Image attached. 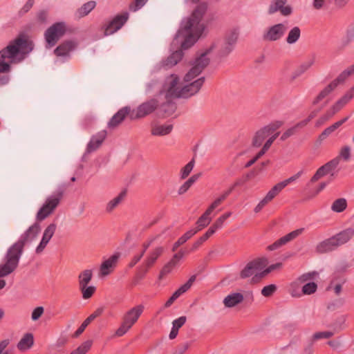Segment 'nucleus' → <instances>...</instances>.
Returning <instances> with one entry per match:
<instances>
[{
    "label": "nucleus",
    "instance_id": "f257e3e1",
    "mask_svg": "<svg viewBox=\"0 0 354 354\" xmlns=\"http://www.w3.org/2000/svg\"><path fill=\"white\" fill-rule=\"evenodd\" d=\"M40 230V225L35 223L8 249L4 257V263L0 265V277L8 276L16 270L25 245L30 243L37 237Z\"/></svg>",
    "mask_w": 354,
    "mask_h": 354
},
{
    "label": "nucleus",
    "instance_id": "f03ea898",
    "mask_svg": "<svg viewBox=\"0 0 354 354\" xmlns=\"http://www.w3.org/2000/svg\"><path fill=\"white\" fill-rule=\"evenodd\" d=\"M217 46L213 44L209 48L201 53L191 63V68L184 76L185 85L181 86L180 98H188L196 94L205 82V77L195 80L209 63L207 55Z\"/></svg>",
    "mask_w": 354,
    "mask_h": 354
},
{
    "label": "nucleus",
    "instance_id": "7ed1b4c3",
    "mask_svg": "<svg viewBox=\"0 0 354 354\" xmlns=\"http://www.w3.org/2000/svg\"><path fill=\"white\" fill-rule=\"evenodd\" d=\"M207 10L205 3L199 4L190 17L183 21L181 27L176 35L175 40L183 38L182 50L190 48L198 40L205 29L201 19Z\"/></svg>",
    "mask_w": 354,
    "mask_h": 354
},
{
    "label": "nucleus",
    "instance_id": "20e7f679",
    "mask_svg": "<svg viewBox=\"0 0 354 354\" xmlns=\"http://www.w3.org/2000/svg\"><path fill=\"white\" fill-rule=\"evenodd\" d=\"M33 49V43L25 35H19L15 39L0 50V73H7L10 70L9 63L6 59H13L19 54H28Z\"/></svg>",
    "mask_w": 354,
    "mask_h": 354
},
{
    "label": "nucleus",
    "instance_id": "39448f33",
    "mask_svg": "<svg viewBox=\"0 0 354 354\" xmlns=\"http://www.w3.org/2000/svg\"><path fill=\"white\" fill-rule=\"evenodd\" d=\"M66 189V185L65 184L60 185L53 193L46 197L44 203L36 214L37 221H44L54 212L59 205Z\"/></svg>",
    "mask_w": 354,
    "mask_h": 354
},
{
    "label": "nucleus",
    "instance_id": "423d86ee",
    "mask_svg": "<svg viewBox=\"0 0 354 354\" xmlns=\"http://www.w3.org/2000/svg\"><path fill=\"white\" fill-rule=\"evenodd\" d=\"M354 236V229L347 228L338 234L327 239L316 246V252L324 254L335 250L338 247L346 243Z\"/></svg>",
    "mask_w": 354,
    "mask_h": 354
},
{
    "label": "nucleus",
    "instance_id": "0eeeda50",
    "mask_svg": "<svg viewBox=\"0 0 354 354\" xmlns=\"http://www.w3.org/2000/svg\"><path fill=\"white\" fill-rule=\"evenodd\" d=\"M181 86L178 75L171 74L165 78L162 88L157 95L159 99L162 97L168 99L180 98Z\"/></svg>",
    "mask_w": 354,
    "mask_h": 354
},
{
    "label": "nucleus",
    "instance_id": "6e6552de",
    "mask_svg": "<svg viewBox=\"0 0 354 354\" xmlns=\"http://www.w3.org/2000/svg\"><path fill=\"white\" fill-rule=\"evenodd\" d=\"M144 308V306L140 304L127 311L123 315L121 325L115 331V335L118 337L124 335L137 322Z\"/></svg>",
    "mask_w": 354,
    "mask_h": 354
},
{
    "label": "nucleus",
    "instance_id": "1a4fd4ad",
    "mask_svg": "<svg viewBox=\"0 0 354 354\" xmlns=\"http://www.w3.org/2000/svg\"><path fill=\"white\" fill-rule=\"evenodd\" d=\"M66 30V24L64 22H57L50 26L44 33L46 48H50L54 46L59 39L64 36Z\"/></svg>",
    "mask_w": 354,
    "mask_h": 354
},
{
    "label": "nucleus",
    "instance_id": "9d476101",
    "mask_svg": "<svg viewBox=\"0 0 354 354\" xmlns=\"http://www.w3.org/2000/svg\"><path fill=\"white\" fill-rule=\"evenodd\" d=\"M265 266L264 261L262 259H257L248 262L243 269L240 272V277L241 279H246L252 277V281L253 283L258 282L260 279L256 278L257 275L259 274L261 270Z\"/></svg>",
    "mask_w": 354,
    "mask_h": 354
},
{
    "label": "nucleus",
    "instance_id": "9b49d317",
    "mask_svg": "<svg viewBox=\"0 0 354 354\" xmlns=\"http://www.w3.org/2000/svg\"><path fill=\"white\" fill-rule=\"evenodd\" d=\"M287 30L286 24L283 23L270 26L263 30L262 39L267 42H274L280 40Z\"/></svg>",
    "mask_w": 354,
    "mask_h": 354
},
{
    "label": "nucleus",
    "instance_id": "f8f14e48",
    "mask_svg": "<svg viewBox=\"0 0 354 354\" xmlns=\"http://www.w3.org/2000/svg\"><path fill=\"white\" fill-rule=\"evenodd\" d=\"M159 102V97L156 95L155 97L142 103L136 109L134 118H142L151 114L158 109Z\"/></svg>",
    "mask_w": 354,
    "mask_h": 354
},
{
    "label": "nucleus",
    "instance_id": "ddd939ff",
    "mask_svg": "<svg viewBox=\"0 0 354 354\" xmlns=\"http://www.w3.org/2000/svg\"><path fill=\"white\" fill-rule=\"evenodd\" d=\"M129 19V13L124 12L122 14L116 15L105 27L104 33L106 35H112L126 23Z\"/></svg>",
    "mask_w": 354,
    "mask_h": 354
},
{
    "label": "nucleus",
    "instance_id": "4468645a",
    "mask_svg": "<svg viewBox=\"0 0 354 354\" xmlns=\"http://www.w3.org/2000/svg\"><path fill=\"white\" fill-rule=\"evenodd\" d=\"M339 165V158H335L320 167L311 178L312 182H316L322 177L332 172Z\"/></svg>",
    "mask_w": 354,
    "mask_h": 354
},
{
    "label": "nucleus",
    "instance_id": "2eb2a0df",
    "mask_svg": "<svg viewBox=\"0 0 354 354\" xmlns=\"http://www.w3.org/2000/svg\"><path fill=\"white\" fill-rule=\"evenodd\" d=\"M304 231V228H299L297 230H295L286 235L281 237L279 239L276 241L274 243L270 245L268 247V249L269 250H274L277 248L281 247L282 245H286L288 242L294 240L297 237H298L299 235H301L303 232Z\"/></svg>",
    "mask_w": 354,
    "mask_h": 354
},
{
    "label": "nucleus",
    "instance_id": "dca6fc26",
    "mask_svg": "<svg viewBox=\"0 0 354 354\" xmlns=\"http://www.w3.org/2000/svg\"><path fill=\"white\" fill-rule=\"evenodd\" d=\"M119 257L120 254L116 253L104 260L100 268V275L105 277L112 272L117 266Z\"/></svg>",
    "mask_w": 354,
    "mask_h": 354
},
{
    "label": "nucleus",
    "instance_id": "f3484780",
    "mask_svg": "<svg viewBox=\"0 0 354 354\" xmlns=\"http://www.w3.org/2000/svg\"><path fill=\"white\" fill-rule=\"evenodd\" d=\"M56 229L57 225L55 223H50L46 227V228L44 230L42 239L38 246L36 248V253L39 254L43 252L53 237V234H55Z\"/></svg>",
    "mask_w": 354,
    "mask_h": 354
},
{
    "label": "nucleus",
    "instance_id": "a211bd4d",
    "mask_svg": "<svg viewBox=\"0 0 354 354\" xmlns=\"http://www.w3.org/2000/svg\"><path fill=\"white\" fill-rule=\"evenodd\" d=\"M107 136L106 130H102L93 135L86 147V153H90L96 151L102 144Z\"/></svg>",
    "mask_w": 354,
    "mask_h": 354
},
{
    "label": "nucleus",
    "instance_id": "6ab92c4d",
    "mask_svg": "<svg viewBox=\"0 0 354 354\" xmlns=\"http://www.w3.org/2000/svg\"><path fill=\"white\" fill-rule=\"evenodd\" d=\"M288 0H273L268 8L270 15L280 11L283 16H288L292 13V8L290 6H284Z\"/></svg>",
    "mask_w": 354,
    "mask_h": 354
},
{
    "label": "nucleus",
    "instance_id": "aec40b11",
    "mask_svg": "<svg viewBox=\"0 0 354 354\" xmlns=\"http://www.w3.org/2000/svg\"><path fill=\"white\" fill-rule=\"evenodd\" d=\"M351 0H313V6L316 10L328 8L331 5L337 8L345 7Z\"/></svg>",
    "mask_w": 354,
    "mask_h": 354
},
{
    "label": "nucleus",
    "instance_id": "412c9836",
    "mask_svg": "<svg viewBox=\"0 0 354 354\" xmlns=\"http://www.w3.org/2000/svg\"><path fill=\"white\" fill-rule=\"evenodd\" d=\"M354 97V86L344 96L338 100L329 109L330 115H334L339 111Z\"/></svg>",
    "mask_w": 354,
    "mask_h": 354
},
{
    "label": "nucleus",
    "instance_id": "4be33fe9",
    "mask_svg": "<svg viewBox=\"0 0 354 354\" xmlns=\"http://www.w3.org/2000/svg\"><path fill=\"white\" fill-rule=\"evenodd\" d=\"M218 206L215 204V203L212 202L204 212V214L201 217H199L196 221L197 227L194 229L195 230H197V232L210 223L212 218L209 216V215Z\"/></svg>",
    "mask_w": 354,
    "mask_h": 354
},
{
    "label": "nucleus",
    "instance_id": "5701e85b",
    "mask_svg": "<svg viewBox=\"0 0 354 354\" xmlns=\"http://www.w3.org/2000/svg\"><path fill=\"white\" fill-rule=\"evenodd\" d=\"M130 113V108L128 106L120 109L109 120L107 124L110 129H115L124 120L127 115Z\"/></svg>",
    "mask_w": 354,
    "mask_h": 354
},
{
    "label": "nucleus",
    "instance_id": "b1692460",
    "mask_svg": "<svg viewBox=\"0 0 354 354\" xmlns=\"http://www.w3.org/2000/svg\"><path fill=\"white\" fill-rule=\"evenodd\" d=\"M346 282L345 279L339 274L334 273L331 277L330 283L326 288L328 291H334L336 295L342 292V286Z\"/></svg>",
    "mask_w": 354,
    "mask_h": 354
},
{
    "label": "nucleus",
    "instance_id": "393cba45",
    "mask_svg": "<svg viewBox=\"0 0 354 354\" xmlns=\"http://www.w3.org/2000/svg\"><path fill=\"white\" fill-rule=\"evenodd\" d=\"M76 46L77 43L74 41H65L55 49L54 53L57 57H68L69 53L75 48Z\"/></svg>",
    "mask_w": 354,
    "mask_h": 354
},
{
    "label": "nucleus",
    "instance_id": "a878e982",
    "mask_svg": "<svg viewBox=\"0 0 354 354\" xmlns=\"http://www.w3.org/2000/svg\"><path fill=\"white\" fill-rule=\"evenodd\" d=\"M317 55L315 53H311L306 59L301 63L295 71V76L298 77L308 71L315 63Z\"/></svg>",
    "mask_w": 354,
    "mask_h": 354
},
{
    "label": "nucleus",
    "instance_id": "bb28decb",
    "mask_svg": "<svg viewBox=\"0 0 354 354\" xmlns=\"http://www.w3.org/2000/svg\"><path fill=\"white\" fill-rule=\"evenodd\" d=\"M163 252L164 248L162 246H158L155 248L148 253L142 263L145 264L147 267H149L151 268Z\"/></svg>",
    "mask_w": 354,
    "mask_h": 354
},
{
    "label": "nucleus",
    "instance_id": "cd10ccee",
    "mask_svg": "<svg viewBox=\"0 0 354 354\" xmlns=\"http://www.w3.org/2000/svg\"><path fill=\"white\" fill-rule=\"evenodd\" d=\"M159 100L160 102L158 109L160 112L164 113L166 116L171 115L176 110V105L172 102L173 99H168L162 97Z\"/></svg>",
    "mask_w": 354,
    "mask_h": 354
},
{
    "label": "nucleus",
    "instance_id": "c85d7f7f",
    "mask_svg": "<svg viewBox=\"0 0 354 354\" xmlns=\"http://www.w3.org/2000/svg\"><path fill=\"white\" fill-rule=\"evenodd\" d=\"M103 313V308H97L94 313H93L91 315H90L81 324V326L79 327V328L75 332L73 337H77L79 335H80L85 328L87 327V326L96 317H99L102 313Z\"/></svg>",
    "mask_w": 354,
    "mask_h": 354
},
{
    "label": "nucleus",
    "instance_id": "c756f323",
    "mask_svg": "<svg viewBox=\"0 0 354 354\" xmlns=\"http://www.w3.org/2000/svg\"><path fill=\"white\" fill-rule=\"evenodd\" d=\"M244 299L243 295L239 292H233L226 296L223 304L227 308H232L241 304Z\"/></svg>",
    "mask_w": 354,
    "mask_h": 354
},
{
    "label": "nucleus",
    "instance_id": "7c9ffc66",
    "mask_svg": "<svg viewBox=\"0 0 354 354\" xmlns=\"http://www.w3.org/2000/svg\"><path fill=\"white\" fill-rule=\"evenodd\" d=\"M173 129V125L169 124H153L151 127V134L156 136H163L168 135Z\"/></svg>",
    "mask_w": 354,
    "mask_h": 354
},
{
    "label": "nucleus",
    "instance_id": "2f4dec72",
    "mask_svg": "<svg viewBox=\"0 0 354 354\" xmlns=\"http://www.w3.org/2000/svg\"><path fill=\"white\" fill-rule=\"evenodd\" d=\"M126 196L127 192L123 190L116 197L109 201L106 205V212H112L124 200Z\"/></svg>",
    "mask_w": 354,
    "mask_h": 354
},
{
    "label": "nucleus",
    "instance_id": "473e14b6",
    "mask_svg": "<svg viewBox=\"0 0 354 354\" xmlns=\"http://www.w3.org/2000/svg\"><path fill=\"white\" fill-rule=\"evenodd\" d=\"M270 133L268 132L267 129L263 127L258 130L252 139V146L255 147H259L261 146L264 140L270 135Z\"/></svg>",
    "mask_w": 354,
    "mask_h": 354
},
{
    "label": "nucleus",
    "instance_id": "72a5a7b5",
    "mask_svg": "<svg viewBox=\"0 0 354 354\" xmlns=\"http://www.w3.org/2000/svg\"><path fill=\"white\" fill-rule=\"evenodd\" d=\"M335 88V83L330 82L319 93L317 97L313 100V104H317L319 102L328 96Z\"/></svg>",
    "mask_w": 354,
    "mask_h": 354
},
{
    "label": "nucleus",
    "instance_id": "f704fd0d",
    "mask_svg": "<svg viewBox=\"0 0 354 354\" xmlns=\"http://www.w3.org/2000/svg\"><path fill=\"white\" fill-rule=\"evenodd\" d=\"M34 344V337L32 333H26L17 344V348L19 351L28 350Z\"/></svg>",
    "mask_w": 354,
    "mask_h": 354
},
{
    "label": "nucleus",
    "instance_id": "c9c22d12",
    "mask_svg": "<svg viewBox=\"0 0 354 354\" xmlns=\"http://www.w3.org/2000/svg\"><path fill=\"white\" fill-rule=\"evenodd\" d=\"M348 120V117L336 122L331 126L327 127L324 129V131L319 135L318 140L319 142H322L324 139H326L328 136H329L333 131H335L337 129H338L341 125H342L346 120Z\"/></svg>",
    "mask_w": 354,
    "mask_h": 354
},
{
    "label": "nucleus",
    "instance_id": "e433bc0d",
    "mask_svg": "<svg viewBox=\"0 0 354 354\" xmlns=\"http://www.w3.org/2000/svg\"><path fill=\"white\" fill-rule=\"evenodd\" d=\"M239 36V28H234L229 30L225 35L223 40L232 46L234 48L238 41Z\"/></svg>",
    "mask_w": 354,
    "mask_h": 354
},
{
    "label": "nucleus",
    "instance_id": "4c0bfd02",
    "mask_svg": "<svg viewBox=\"0 0 354 354\" xmlns=\"http://www.w3.org/2000/svg\"><path fill=\"white\" fill-rule=\"evenodd\" d=\"M301 37V29L298 26H294L292 28L286 38L287 44L292 45L297 43Z\"/></svg>",
    "mask_w": 354,
    "mask_h": 354
},
{
    "label": "nucleus",
    "instance_id": "58836bf2",
    "mask_svg": "<svg viewBox=\"0 0 354 354\" xmlns=\"http://www.w3.org/2000/svg\"><path fill=\"white\" fill-rule=\"evenodd\" d=\"M354 40V24H351L346 29V34L341 40V48H345Z\"/></svg>",
    "mask_w": 354,
    "mask_h": 354
},
{
    "label": "nucleus",
    "instance_id": "ea45409f",
    "mask_svg": "<svg viewBox=\"0 0 354 354\" xmlns=\"http://www.w3.org/2000/svg\"><path fill=\"white\" fill-rule=\"evenodd\" d=\"M93 278V272L91 270H84L81 272L78 276L79 287L87 286Z\"/></svg>",
    "mask_w": 354,
    "mask_h": 354
},
{
    "label": "nucleus",
    "instance_id": "a19ab883",
    "mask_svg": "<svg viewBox=\"0 0 354 354\" xmlns=\"http://www.w3.org/2000/svg\"><path fill=\"white\" fill-rule=\"evenodd\" d=\"M217 45L219 48L218 50V55L221 57H227L232 52L234 48L232 46L225 41L223 39Z\"/></svg>",
    "mask_w": 354,
    "mask_h": 354
},
{
    "label": "nucleus",
    "instance_id": "79ce46f5",
    "mask_svg": "<svg viewBox=\"0 0 354 354\" xmlns=\"http://www.w3.org/2000/svg\"><path fill=\"white\" fill-rule=\"evenodd\" d=\"M197 233V230H190L185 233L182 236H180L176 242L174 243L173 245L172 250L175 251L177 248L185 243L187 240H189L191 237H192L194 234Z\"/></svg>",
    "mask_w": 354,
    "mask_h": 354
},
{
    "label": "nucleus",
    "instance_id": "37998d69",
    "mask_svg": "<svg viewBox=\"0 0 354 354\" xmlns=\"http://www.w3.org/2000/svg\"><path fill=\"white\" fill-rule=\"evenodd\" d=\"M96 6L94 1H88L84 3L81 8L77 10V15L79 17H82L87 15Z\"/></svg>",
    "mask_w": 354,
    "mask_h": 354
},
{
    "label": "nucleus",
    "instance_id": "c03bdc74",
    "mask_svg": "<svg viewBox=\"0 0 354 354\" xmlns=\"http://www.w3.org/2000/svg\"><path fill=\"white\" fill-rule=\"evenodd\" d=\"M347 207V202L345 198H341L335 200L331 206V209L335 212H342Z\"/></svg>",
    "mask_w": 354,
    "mask_h": 354
},
{
    "label": "nucleus",
    "instance_id": "a18cd8bd",
    "mask_svg": "<svg viewBox=\"0 0 354 354\" xmlns=\"http://www.w3.org/2000/svg\"><path fill=\"white\" fill-rule=\"evenodd\" d=\"M178 265V263L173 259L166 263L163 268H162L160 274L159 279L163 278L164 276L168 274L171 272V270Z\"/></svg>",
    "mask_w": 354,
    "mask_h": 354
},
{
    "label": "nucleus",
    "instance_id": "49530a36",
    "mask_svg": "<svg viewBox=\"0 0 354 354\" xmlns=\"http://www.w3.org/2000/svg\"><path fill=\"white\" fill-rule=\"evenodd\" d=\"M92 346V341L87 340L82 343L77 348L71 353V354H86Z\"/></svg>",
    "mask_w": 354,
    "mask_h": 354
},
{
    "label": "nucleus",
    "instance_id": "de8ad7c7",
    "mask_svg": "<svg viewBox=\"0 0 354 354\" xmlns=\"http://www.w3.org/2000/svg\"><path fill=\"white\" fill-rule=\"evenodd\" d=\"M79 289L82 292V297L84 299H88L92 297L93 293L95 292L96 288L93 286H84L82 287H79Z\"/></svg>",
    "mask_w": 354,
    "mask_h": 354
},
{
    "label": "nucleus",
    "instance_id": "09e8293b",
    "mask_svg": "<svg viewBox=\"0 0 354 354\" xmlns=\"http://www.w3.org/2000/svg\"><path fill=\"white\" fill-rule=\"evenodd\" d=\"M317 284L315 282H308L305 283L301 289L304 295H312L317 291Z\"/></svg>",
    "mask_w": 354,
    "mask_h": 354
},
{
    "label": "nucleus",
    "instance_id": "8fccbe9b",
    "mask_svg": "<svg viewBox=\"0 0 354 354\" xmlns=\"http://www.w3.org/2000/svg\"><path fill=\"white\" fill-rule=\"evenodd\" d=\"M183 55L182 50H176L169 57H168L167 64L171 66L176 65L182 59Z\"/></svg>",
    "mask_w": 354,
    "mask_h": 354
},
{
    "label": "nucleus",
    "instance_id": "3c124183",
    "mask_svg": "<svg viewBox=\"0 0 354 354\" xmlns=\"http://www.w3.org/2000/svg\"><path fill=\"white\" fill-rule=\"evenodd\" d=\"M196 276L192 275L189 280L183 286H181L176 292L178 293V295L180 296L182 294L187 292L192 286L194 282L196 281Z\"/></svg>",
    "mask_w": 354,
    "mask_h": 354
},
{
    "label": "nucleus",
    "instance_id": "603ef678",
    "mask_svg": "<svg viewBox=\"0 0 354 354\" xmlns=\"http://www.w3.org/2000/svg\"><path fill=\"white\" fill-rule=\"evenodd\" d=\"M283 188L280 185V183H277L266 194L265 198L270 202Z\"/></svg>",
    "mask_w": 354,
    "mask_h": 354
},
{
    "label": "nucleus",
    "instance_id": "864d4df0",
    "mask_svg": "<svg viewBox=\"0 0 354 354\" xmlns=\"http://www.w3.org/2000/svg\"><path fill=\"white\" fill-rule=\"evenodd\" d=\"M317 276H318V272L316 271L304 273L298 278V281L299 283H306L308 282H310V281H311L312 279H314Z\"/></svg>",
    "mask_w": 354,
    "mask_h": 354
},
{
    "label": "nucleus",
    "instance_id": "5fc2aeb1",
    "mask_svg": "<svg viewBox=\"0 0 354 354\" xmlns=\"http://www.w3.org/2000/svg\"><path fill=\"white\" fill-rule=\"evenodd\" d=\"M238 185V183H235L232 186H231L227 190L225 191L219 197L215 199L213 202L215 203L218 206H219L222 202H223L227 197L232 192L234 187Z\"/></svg>",
    "mask_w": 354,
    "mask_h": 354
},
{
    "label": "nucleus",
    "instance_id": "6e6d98bb",
    "mask_svg": "<svg viewBox=\"0 0 354 354\" xmlns=\"http://www.w3.org/2000/svg\"><path fill=\"white\" fill-rule=\"evenodd\" d=\"M194 163L195 161L194 159L193 158L181 169L180 177L182 179H185L189 175V174L191 173L194 167Z\"/></svg>",
    "mask_w": 354,
    "mask_h": 354
},
{
    "label": "nucleus",
    "instance_id": "4d7b16f0",
    "mask_svg": "<svg viewBox=\"0 0 354 354\" xmlns=\"http://www.w3.org/2000/svg\"><path fill=\"white\" fill-rule=\"evenodd\" d=\"M333 335L334 333L331 331L317 332L313 335L312 339L313 341H317L321 339H328L333 336Z\"/></svg>",
    "mask_w": 354,
    "mask_h": 354
},
{
    "label": "nucleus",
    "instance_id": "13d9d810",
    "mask_svg": "<svg viewBox=\"0 0 354 354\" xmlns=\"http://www.w3.org/2000/svg\"><path fill=\"white\" fill-rule=\"evenodd\" d=\"M337 158L339 159L341 158L344 160H348L351 158V147L348 145L342 147Z\"/></svg>",
    "mask_w": 354,
    "mask_h": 354
},
{
    "label": "nucleus",
    "instance_id": "bf43d9fd",
    "mask_svg": "<svg viewBox=\"0 0 354 354\" xmlns=\"http://www.w3.org/2000/svg\"><path fill=\"white\" fill-rule=\"evenodd\" d=\"M281 266H282V264L281 263L272 264V265L270 266L266 270H265L264 271L261 272L259 274L257 275L256 278L257 279H261L264 276H266L268 273H269L270 272H271L275 269L280 268L281 267Z\"/></svg>",
    "mask_w": 354,
    "mask_h": 354
},
{
    "label": "nucleus",
    "instance_id": "052dcab7",
    "mask_svg": "<svg viewBox=\"0 0 354 354\" xmlns=\"http://www.w3.org/2000/svg\"><path fill=\"white\" fill-rule=\"evenodd\" d=\"M277 290V286L274 284H270L263 288L261 294L264 297L271 296Z\"/></svg>",
    "mask_w": 354,
    "mask_h": 354
},
{
    "label": "nucleus",
    "instance_id": "680f3d73",
    "mask_svg": "<svg viewBox=\"0 0 354 354\" xmlns=\"http://www.w3.org/2000/svg\"><path fill=\"white\" fill-rule=\"evenodd\" d=\"M283 124V122L282 121L277 120L265 126V127L267 129L268 132L271 133L277 130L278 129H279Z\"/></svg>",
    "mask_w": 354,
    "mask_h": 354
},
{
    "label": "nucleus",
    "instance_id": "e2e57ef3",
    "mask_svg": "<svg viewBox=\"0 0 354 354\" xmlns=\"http://www.w3.org/2000/svg\"><path fill=\"white\" fill-rule=\"evenodd\" d=\"M147 1V0H135L134 2L130 4L129 10L132 12H136L140 9Z\"/></svg>",
    "mask_w": 354,
    "mask_h": 354
},
{
    "label": "nucleus",
    "instance_id": "0e129e2a",
    "mask_svg": "<svg viewBox=\"0 0 354 354\" xmlns=\"http://www.w3.org/2000/svg\"><path fill=\"white\" fill-rule=\"evenodd\" d=\"M297 129L294 125L293 127L288 129L281 136L280 140L281 141H285L290 136L295 135L297 132Z\"/></svg>",
    "mask_w": 354,
    "mask_h": 354
},
{
    "label": "nucleus",
    "instance_id": "69168bd1",
    "mask_svg": "<svg viewBox=\"0 0 354 354\" xmlns=\"http://www.w3.org/2000/svg\"><path fill=\"white\" fill-rule=\"evenodd\" d=\"M186 317L185 316H181L178 317V319H175L172 322V328L178 330L180 328H181L186 322Z\"/></svg>",
    "mask_w": 354,
    "mask_h": 354
},
{
    "label": "nucleus",
    "instance_id": "338daca9",
    "mask_svg": "<svg viewBox=\"0 0 354 354\" xmlns=\"http://www.w3.org/2000/svg\"><path fill=\"white\" fill-rule=\"evenodd\" d=\"M44 308L42 306L35 308L31 314V319L33 321H37L43 315Z\"/></svg>",
    "mask_w": 354,
    "mask_h": 354
},
{
    "label": "nucleus",
    "instance_id": "774afa93",
    "mask_svg": "<svg viewBox=\"0 0 354 354\" xmlns=\"http://www.w3.org/2000/svg\"><path fill=\"white\" fill-rule=\"evenodd\" d=\"M149 269V267H147L145 264L142 263L138 269V272L136 274V278L140 280L144 279Z\"/></svg>",
    "mask_w": 354,
    "mask_h": 354
}]
</instances>
